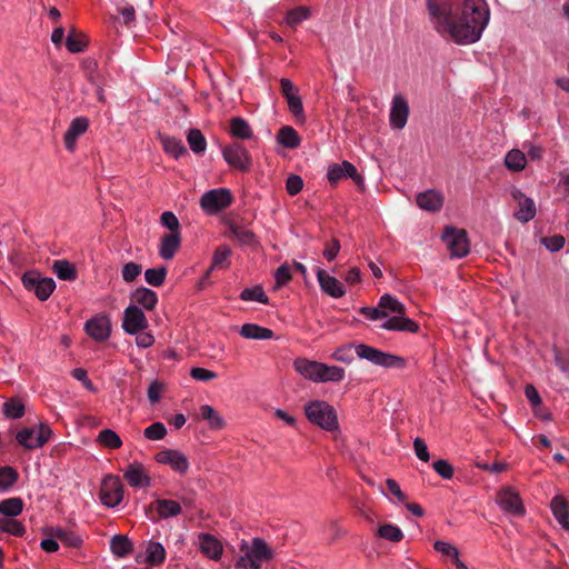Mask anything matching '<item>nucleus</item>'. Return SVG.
Returning a JSON list of instances; mask_svg holds the SVG:
<instances>
[{
    "instance_id": "f257e3e1",
    "label": "nucleus",
    "mask_w": 569,
    "mask_h": 569,
    "mask_svg": "<svg viewBox=\"0 0 569 569\" xmlns=\"http://www.w3.org/2000/svg\"><path fill=\"white\" fill-rule=\"evenodd\" d=\"M433 28L458 44L477 42L490 18L486 0H465L458 20L452 17V3L447 0H426Z\"/></svg>"
},
{
    "instance_id": "f03ea898",
    "label": "nucleus",
    "mask_w": 569,
    "mask_h": 569,
    "mask_svg": "<svg viewBox=\"0 0 569 569\" xmlns=\"http://www.w3.org/2000/svg\"><path fill=\"white\" fill-rule=\"evenodd\" d=\"M353 349L360 359H366L376 366H380L383 368H405L407 365L405 358L385 352L382 350H379L375 347L365 343L342 345L333 351L331 358L335 359L336 361L349 365L355 359L352 353Z\"/></svg>"
},
{
    "instance_id": "7ed1b4c3",
    "label": "nucleus",
    "mask_w": 569,
    "mask_h": 569,
    "mask_svg": "<svg viewBox=\"0 0 569 569\" xmlns=\"http://www.w3.org/2000/svg\"><path fill=\"white\" fill-rule=\"evenodd\" d=\"M239 549L242 556L237 560L236 568L261 569L263 562L273 559L274 550L260 537H254L250 542L241 540Z\"/></svg>"
},
{
    "instance_id": "20e7f679",
    "label": "nucleus",
    "mask_w": 569,
    "mask_h": 569,
    "mask_svg": "<svg viewBox=\"0 0 569 569\" xmlns=\"http://www.w3.org/2000/svg\"><path fill=\"white\" fill-rule=\"evenodd\" d=\"M305 413L307 419L327 431H333L339 428L336 409L323 400H313L306 405Z\"/></svg>"
},
{
    "instance_id": "39448f33",
    "label": "nucleus",
    "mask_w": 569,
    "mask_h": 569,
    "mask_svg": "<svg viewBox=\"0 0 569 569\" xmlns=\"http://www.w3.org/2000/svg\"><path fill=\"white\" fill-rule=\"evenodd\" d=\"M223 160L229 167L241 172H248L252 168V157L248 149L240 142L233 141L222 148Z\"/></svg>"
},
{
    "instance_id": "423d86ee",
    "label": "nucleus",
    "mask_w": 569,
    "mask_h": 569,
    "mask_svg": "<svg viewBox=\"0 0 569 569\" xmlns=\"http://www.w3.org/2000/svg\"><path fill=\"white\" fill-rule=\"evenodd\" d=\"M52 430L47 423H39L37 428L21 429L16 439L20 446L28 450L42 448L51 438Z\"/></svg>"
},
{
    "instance_id": "0eeeda50",
    "label": "nucleus",
    "mask_w": 569,
    "mask_h": 569,
    "mask_svg": "<svg viewBox=\"0 0 569 569\" xmlns=\"http://www.w3.org/2000/svg\"><path fill=\"white\" fill-rule=\"evenodd\" d=\"M233 201L229 189L218 188L204 192L200 198V207L208 214H217Z\"/></svg>"
},
{
    "instance_id": "6e6552de",
    "label": "nucleus",
    "mask_w": 569,
    "mask_h": 569,
    "mask_svg": "<svg viewBox=\"0 0 569 569\" xmlns=\"http://www.w3.org/2000/svg\"><path fill=\"white\" fill-rule=\"evenodd\" d=\"M442 240L453 258H463L470 251L468 234L463 229H456L451 226L446 227Z\"/></svg>"
},
{
    "instance_id": "1a4fd4ad",
    "label": "nucleus",
    "mask_w": 569,
    "mask_h": 569,
    "mask_svg": "<svg viewBox=\"0 0 569 569\" xmlns=\"http://www.w3.org/2000/svg\"><path fill=\"white\" fill-rule=\"evenodd\" d=\"M21 280L24 288L33 291L41 301H46L56 288V282L52 278H42L36 270L24 272Z\"/></svg>"
},
{
    "instance_id": "9d476101",
    "label": "nucleus",
    "mask_w": 569,
    "mask_h": 569,
    "mask_svg": "<svg viewBox=\"0 0 569 569\" xmlns=\"http://www.w3.org/2000/svg\"><path fill=\"white\" fill-rule=\"evenodd\" d=\"M100 501L108 508L120 505L123 498V485L118 476H106L100 486Z\"/></svg>"
},
{
    "instance_id": "9b49d317",
    "label": "nucleus",
    "mask_w": 569,
    "mask_h": 569,
    "mask_svg": "<svg viewBox=\"0 0 569 569\" xmlns=\"http://www.w3.org/2000/svg\"><path fill=\"white\" fill-rule=\"evenodd\" d=\"M327 178L332 186L337 184L342 178H350L361 189L365 187L363 177L358 172L355 164L347 160L341 163L330 164L327 171Z\"/></svg>"
},
{
    "instance_id": "f8f14e48",
    "label": "nucleus",
    "mask_w": 569,
    "mask_h": 569,
    "mask_svg": "<svg viewBox=\"0 0 569 569\" xmlns=\"http://www.w3.org/2000/svg\"><path fill=\"white\" fill-rule=\"evenodd\" d=\"M149 322L143 311L136 305H130L124 309L122 318V329L128 335H137L148 328Z\"/></svg>"
},
{
    "instance_id": "ddd939ff",
    "label": "nucleus",
    "mask_w": 569,
    "mask_h": 569,
    "mask_svg": "<svg viewBox=\"0 0 569 569\" xmlns=\"http://www.w3.org/2000/svg\"><path fill=\"white\" fill-rule=\"evenodd\" d=\"M511 196L517 203L513 217L523 223L532 220L537 213L535 201L517 188L511 190Z\"/></svg>"
},
{
    "instance_id": "4468645a",
    "label": "nucleus",
    "mask_w": 569,
    "mask_h": 569,
    "mask_svg": "<svg viewBox=\"0 0 569 569\" xmlns=\"http://www.w3.org/2000/svg\"><path fill=\"white\" fill-rule=\"evenodd\" d=\"M154 459L158 463L167 465L180 475H186L189 469V460L184 453L174 449H163L157 452Z\"/></svg>"
},
{
    "instance_id": "2eb2a0df",
    "label": "nucleus",
    "mask_w": 569,
    "mask_h": 569,
    "mask_svg": "<svg viewBox=\"0 0 569 569\" xmlns=\"http://www.w3.org/2000/svg\"><path fill=\"white\" fill-rule=\"evenodd\" d=\"M147 513L156 512L157 518L151 517V520H164L181 515V505L171 499H156L147 507Z\"/></svg>"
},
{
    "instance_id": "dca6fc26",
    "label": "nucleus",
    "mask_w": 569,
    "mask_h": 569,
    "mask_svg": "<svg viewBox=\"0 0 569 569\" xmlns=\"http://www.w3.org/2000/svg\"><path fill=\"white\" fill-rule=\"evenodd\" d=\"M84 329L93 340L106 341L111 333L110 318L107 315H98L86 322Z\"/></svg>"
},
{
    "instance_id": "f3484780",
    "label": "nucleus",
    "mask_w": 569,
    "mask_h": 569,
    "mask_svg": "<svg viewBox=\"0 0 569 569\" xmlns=\"http://www.w3.org/2000/svg\"><path fill=\"white\" fill-rule=\"evenodd\" d=\"M497 503L503 511L516 516H523L526 512L519 493L511 488H505L498 493Z\"/></svg>"
},
{
    "instance_id": "a211bd4d",
    "label": "nucleus",
    "mask_w": 569,
    "mask_h": 569,
    "mask_svg": "<svg viewBox=\"0 0 569 569\" xmlns=\"http://www.w3.org/2000/svg\"><path fill=\"white\" fill-rule=\"evenodd\" d=\"M123 478L133 488H146L151 485V478L140 462L130 463L123 472Z\"/></svg>"
},
{
    "instance_id": "6ab92c4d",
    "label": "nucleus",
    "mask_w": 569,
    "mask_h": 569,
    "mask_svg": "<svg viewBox=\"0 0 569 569\" xmlns=\"http://www.w3.org/2000/svg\"><path fill=\"white\" fill-rule=\"evenodd\" d=\"M88 128L89 120L86 117H77L71 121L63 136L64 147L68 151H74L78 138L86 133Z\"/></svg>"
},
{
    "instance_id": "aec40b11",
    "label": "nucleus",
    "mask_w": 569,
    "mask_h": 569,
    "mask_svg": "<svg viewBox=\"0 0 569 569\" xmlns=\"http://www.w3.org/2000/svg\"><path fill=\"white\" fill-rule=\"evenodd\" d=\"M409 106L401 94H396L392 99L390 110V124L395 129H402L408 120Z\"/></svg>"
},
{
    "instance_id": "412c9836",
    "label": "nucleus",
    "mask_w": 569,
    "mask_h": 569,
    "mask_svg": "<svg viewBox=\"0 0 569 569\" xmlns=\"http://www.w3.org/2000/svg\"><path fill=\"white\" fill-rule=\"evenodd\" d=\"M199 550L207 558L219 560L223 552L222 543L210 533H200L198 537Z\"/></svg>"
},
{
    "instance_id": "4be33fe9",
    "label": "nucleus",
    "mask_w": 569,
    "mask_h": 569,
    "mask_svg": "<svg viewBox=\"0 0 569 569\" xmlns=\"http://www.w3.org/2000/svg\"><path fill=\"white\" fill-rule=\"evenodd\" d=\"M321 363L322 362L308 360L306 358H299L295 360L293 367L306 379L319 383L322 380Z\"/></svg>"
},
{
    "instance_id": "5701e85b",
    "label": "nucleus",
    "mask_w": 569,
    "mask_h": 569,
    "mask_svg": "<svg viewBox=\"0 0 569 569\" xmlns=\"http://www.w3.org/2000/svg\"><path fill=\"white\" fill-rule=\"evenodd\" d=\"M319 284L325 293L332 298H341L345 295L343 284L335 277L328 274L325 270L317 271Z\"/></svg>"
},
{
    "instance_id": "b1692460",
    "label": "nucleus",
    "mask_w": 569,
    "mask_h": 569,
    "mask_svg": "<svg viewBox=\"0 0 569 569\" xmlns=\"http://www.w3.org/2000/svg\"><path fill=\"white\" fill-rule=\"evenodd\" d=\"M551 512L566 531H569V502L561 495L555 496L550 501Z\"/></svg>"
},
{
    "instance_id": "393cba45",
    "label": "nucleus",
    "mask_w": 569,
    "mask_h": 569,
    "mask_svg": "<svg viewBox=\"0 0 569 569\" xmlns=\"http://www.w3.org/2000/svg\"><path fill=\"white\" fill-rule=\"evenodd\" d=\"M443 196L440 191L430 189L417 196V204L422 210L439 211L443 206Z\"/></svg>"
},
{
    "instance_id": "a878e982",
    "label": "nucleus",
    "mask_w": 569,
    "mask_h": 569,
    "mask_svg": "<svg viewBox=\"0 0 569 569\" xmlns=\"http://www.w3.org/2000/svg\"><path fill=\"white\" fill-rule=\"evenodd\" d=\"M381 328L391 331H406L416 333L419 331V325L410 318L405 317V315H397L390 317L382 323Z\"/></svg>"
},
{
    "instance_id": "bb28decb",
    "label": "nucleus",
    "mask_w": 569,
    "mask_h": 569,
    "mask_svg": "<svg viewBox=\"0 0 569 569\" xmlns=\"http://www.w3.org/2000/svg\"><path fill=\"white\" fill-rule=\"evenodd\" d=\"M181 246V234L166 233L159 244V256L164 260H171Z\"/></svg>"
},
{
    "instance_id": "cd10ccee",
    "label": "nucleus",
    "mask_w": 569,
    "mask_h": 569,
    "mask_svg": "<svg viewBox=\"0 0 569 569\" xmlns=\"http://www.w3.org/2000/svg\"><path fill=\"white\" fill-rule=\"evenodd\" d=\"M131 300L136 306H141L146 310L151 311L158 303V296L153 290L140 287L131 293Z\"/></svg>"
},
{
    "instance_id": "c85d7f7f",
    "label": "nucleus",
    "mask_w": 569,
    "mask_h": 569,
    "mask_svg": "<svg viewBox=\"0 0 569 569\" xmlns=\"http://www.w3.org/2000/svg\"><path fill=\"white\" fill-rule=\"evenodd\" d=\"M229 133L231 137L241 140H250L254 137L249 122L241 117H233L230 119Z\"/></svg>"
},
{
    "instance_id": "c756f323",
    "label": "nucleus",
    "mask_w": 569,
    "mask_h": 569,
    "mask_svg": "<svg viewBox=\"0 0 569 569\" xmlns=\"http://www.w3.org/2000/svg\"><path fill=\"white\" fill-rule=\"evenodd\" d=\"M240 335L246 339L268 340L273 338V331L269 328L256 323H244L240 329Z\"/></svg>"
},
{
    "instance_id": "7c9ffc66",
    "label": "nucleus",
    "mask_w": 569,
    "mask_h": 569,
    "mask_svg": "<svg viewBox=\"0 0 569 569\" xmlns=\"http://www.w3.org/2000/svg\"><path fill=\"white\" fill-rule=\"evenodd\" d=\"M160 142L163 147V150L172 156L173 158L178 159L179 157L187 153V149L183 146L182 141L169 136H159Z\"/></svg>"
},
{
    "instance_id": "2f4dec72",
    "label": "nucleus",
    "mask_w": 569,
    "mask_h": 569,
    "mask_svg": "<svg viewBox=\"0 0 569 569\" xmlns=\"http://www.w3.org/2000/svg\"><path fill=\"white\" fill-rule=\"evenodd\" d=\"M277 141L286 148L295 149L300 144V137L292 127L284 126L279 130Z\"/></svg>"
},
{
    "instance_id": "473e14b6",
    "label": "nucleus",
    "mask_w": 569,
    "mask_h": 569,
    "mask_svg": "<svg viewBox=\"0 0 569 569\" xmlns=\"http://www.w3.org/2000/svg\"><path fill=\"white\" fill-rule=\"evenodd\" d=\"M505 164L511 171H522L527 164V158L525 152H522L519 149L510 150L505 157Z\"/></svg>"
},
{
    "instance_id": "72a5a7b5",
    "label": "nucleus",
    "mask_w": 569,
    "mask_h": 569,
    "mask_svg": "<svg viewBox=\"0 0 569 569\" xmlns=\"http://www.w3.org/2000/svg\"><path fill=\"white\" fill-rule=\"evenodd\" d=\"M146 552V561L150 566H159L166 559V549L160 542L149 541Z\"/></svg>"
},
{
    "instance_id": "f704fd0d",
    "label": "nucleus",
    "mask_w": 569,
    "mask_h": 569,
    "mask_svg": "<svg viewBox=\"0 0 569 569\" xmlns=\"http://www.w3.org/2000/svg\"><path fill=\"white\" fill-rule=\"evenodd\" d=\"M231 249L227 244H220L212 257L210 270L213 269H228L230 266Z\"/></svg>"
},
{
    "instance_id": "c9c22d12",
    "label": "nucleus",
    "mask_w": 569,
    "mask_h": 569,
    "mask_svg": "<svg viewBox=\"0 0 569 569\" xmlns=\"http://www.w3.org/2000/svg\"><path fill=\"white\" fill-rule=\"evenodd\" d=\"M113 555L124 557L132 552L133 546L130 539L123 535H114L110 542Z\"/></svg>"
},
{
    "instance_id": "e433bc0d",
    "label": "nucleus",
    "mask_w": 569,
    "mask_h": 569,
    "mask_svg": "<svg viewBox=\"0 0 569 569\" xmlns=\"http://www.w3.org/2000/svg\"><path fill=\"white\" fill-rule=\"evenodd\" d=\"M52 270L61 280L72 281L77 279V270L68 260H57L53 262Z\"/></svg>"
},
{
    "instance_id": "4c0bfd02",
    "label": "nucleus",
    "mask_w": 569,
    "mask_h": 569,
    "mask_svg": "<svg viewBox=\"0 0 569 569\" xmlns=\"http://www.w3.org/2000/svg\"><path fill=\"white\" fill-rule=\"evenodd\" d=\"M23 510V500L19 497H12L0 501V513L6 517H17Z\"/></svg>"
},
{
    "instance_id": "58836bf2",
    "label": "nucleus",
    "mask_w": 569,
    "mask_h": 569,
    "mask_svg": "<svg viewBox=\"0 0 569 569\" xmlns=\"http://www.w3.org/2000/svg\"><path fill=\"white\" fill-rule=\"evenodd\" d=\"M200 413L202 419L208 421L211 429L220 430L224 427V420L218 411L210 405H203L200 407Z\"/></svg>"
},
{
    "instance_id": "ea45409f",
    "label": "nucleus",
    "mask_w": 569,
    "mask_h": 569,
    "mask_svg": "<svg viewBox=\"0 0 569 569\" xmlns=\"http://www.w3.org/2000/svg\"><path fill=\"white\" fill-rule=\"evenodd\" d=\"M97 442L109 449H119L122 440L112 429H102L97 437Z\"/></svg>"
},
{
    "instance_id": "a19ab883",
    "label": "nucleus",
    "mask_w": 569,
    "mask_h": 569,
    "mask_svg": "<svg viewBox=\"0 0 569 569\" xmlns=\"http://www.w3.org/2000/svg\"><path fill=\"white\" fill-rule=\"evenodd\" d=\"M187 141L190 149L197 153H203L207 149V140L199 129H190L187 133Z\"/></svg>"
},
{
    "instance_id": "79ce46f5",
    "label": "nucleus",
    "mask_w": 569,
    "mask_h": 569,
    "mask_svg": "<svg viewBox=\"0 0 569 569\" xmlns=\"http://www.w3.org/2000/svg\"><path fill=\"white\" fill-rule=\"evenodd\" d=\"M379 308H381V310H385L386 312L390 311L396 315H405L406 313L405 305L388 293L380 297Z\"/></svg>"
},
{
    "instance_id": "37998d69",
    "label": "nucleus",
    "mask_w": 569,
    "mask_h": 569,
    "mask_svg": "<svg viewBox=\"0 0 569 569\" xmlns=\"http://www.w3.org/2000/svg\"><path fill=\"white\" fill-rule=\"evenodd\" d=\"M239 297L243 301H257L263 305L269 302V298L261 286L244 288Z\"/></svg>"
},
{
    "instance_id": "c03bdc74",
    "label": "nucleus",
    "mask_w": 569,
    "mask_h": 569,
    "mask_svg": "<svg viewBox=\"0 0 569 569\" xmlns=\"http://www.w3.org/2000/svg\"><path fill=\"white\" fill-rule=\"evenodd\" d=\"M322 380L321 382H340L345 379L346 371L338 366H329L321 363Z\"/></svg>"
},
{
    "instance_id": "a18cd8bd",
    "label": "nucleus",
    "mask_w": 569,
    "mask_h": 569,
    "mask_svg": "<svg viewBox=\"0 0 569 569\" xmlns=\"http://www.w3.org/2000/svg\"><path fill=\"white\" fill-rule=\"evenodd\" d=\"M0 532H7L14 537H22L26 533L24 526L12 518L0 519Z\"/></svg>"
},
{
    "instance_id": "49530a36",
    "label": "nucleus",
    "mask_w": 569,
    "mask_h": 569,
    "mask_svg": "<svg viewBox=\"0 0 569 569\" xmlns=\"http://www.w3.org/2000/svg\"><path fill=\"white\" fill-rule=\"evenodd\" d=\"M19 475L12 467L0 468V491H8L18 480Z\"/></svg>"
},
{
    "instance_id": "de8ad7c7",
    "label": "nucleus",
    "mask_w": 569,
    "mask_h": 569,
    "mask_svg": "<svg viewBox=\"0 0 569 569\" xmlns=\"http://www.w3.org/2000/svg\"><path fill=\"white\" fill-rule=\"evenodd\" d=\"M378 536L391 542H399L403 539V532L395 525L386 523L379 527Z\"/></svg>"
},
{
    "instance_id": "09e8293b",
    "label": "nucleus",
    "mask_w": 569,
    "mask_h": 569,
    "mask_svg": "<svg viewBox=\"0 0 569 569\" xmlns=\"http://www.w3.org/2000/svg\"><path fill=\"white\" fill-rule=\"evenodd\" d=\"M310 17V10L308 7L299 6L287 13L286 22L288 26L295 28L302 21Z\"/></svg>"
},
{
    "instance_id": "8fccbe9b",
    "label": "nucleus",
    "mask_w": 569,
    "mask_h": 569,
    "mask_svg": "<svg viewBox=\"0 0 569 569\" xmlns=\"http://www.w3.org/2000/svg\"><path fill=\"white\" fill-rule=\"evenodd\" d=\"M54 537L67 547L80 548L82 545V538L72 531L57 529L54 531Z\"/></svg>"
},
{
    "instance_id": "3c124183",
    "label": "nucleus",
    "mask_w": 569,
    "mask_h": 569,
    "mask_svg": "<svg viewBox=\"0 0 569 569\" xmlns=\"http://www.w3.org/2000/svg\"><path fill=\"white\" fill-rule=\"evenodd\" d=\"M3 413L11 419H19L24 415V406L18 399H9L3 403Z\"/></svg>"
},
{
    "instance_id": "603ef678",
    "label": "nucleus",
    "mask_w": 569,
    "mask_h": 569,
    "mask_svg": "<svg viewBox=\"0 0 569 569\" xmlns=\"http://www.w3.org/2000/svg\"><path fill=\"white\" fill-rule=\"evenodd\" d=\"M88 46V41L82 34L70 33L66 40V47L71 53H79L84 51Z\"/></svg>"
},
{
    "instance_id": "864d4df0",
    "label": "nucleus",
    "mask_w": 569,
    "mask_h": 569,
    "mask_svg": "<svg viewBox=\"0 0 569 569\" xmlns=\"http://www.w3.org/2000/svg\"><path fill=\"white\" fill-rule=\"evenodd\" d=\"M166 277H167V268L166 267L147 269L144 272L146 281L153 287L162 286L166 280Z\"/></svg>"
},
{
    "instance_id": "5fc2aeb1",
    "label": "nucleus",
    "mask_w": 569,
    "mask_h": 569,
    "mask_svg": "<svg viewBox=\"0 0 569 569\" xmlns=\"http://www.w3.org/2000/svg\"><path fill=\"white\" fill-rule=\"evenodd\" d=\"M160 223L169 229V233L181 234L180 222L172 211H164L160 217Z\"/></svg>"
},
{
    "instance_id": "6e6d98bb",
    "label": "nucleus",
    "mask_w": 569,
    "mask_h": 569,
    "mask_svg": "<svg viewBox=\"0 0 569 569\" xmlns=\"http://www.w3.org/2000/svg\"><path fill=\"white\" fill-rule=\"evenodd\" d=\"M231 231L234 234V237L243 244H254L257 242L256 234L241 226H232Z\"/></svg>"
},
{
    "instance_id": "4d7b16f0",
    "label": "nucleus",
    "mask_w": 569,
    "mask_h": 569,
    "mask_svg": "<svg viewBox=\"0 0 569 569\" xmlns=\"http://www.w3.org/2000/svg\"><path fill=\"white\" fill-rule=\"evenodd\" d=\"M167 435V428L162 422H153L143 430V436L148 440H161Z\"/></svg>"
},
{
    "instance_id": "13d9d810",
    "label": "nucleus",
    "mask_w": 569,
    "mask_h": 569,
    "mask_svg": "<svg viewBox=\"0 0 569 569\" xmlns=\"http://www.w3.org/2000/svg\"><path fill=\"white\" fill-rule=\"evenodd\" d=\"M432 468L442 479L446 480L451 479L455 475L453 467L449 463L448 460L445 459L436 460L432 463Z\"/></svg>"
},
{
    "instance_id": "bf43d9fd",
    "label": "nucleus",
    "mask_w": 569,
    "mask_h": 569,
    "mask_svg": "<svg viewBox=\"0 0 569 569\" xmlns=\"http://www.w3.org/2000/svg\"><path fill=\"white\" fill-rule=\"evenodd\" d=\"M141 264L130 261L122 267L121 276L126 282H132L141 273Z\"/></svg>"
},
{
    "instance_id": "052dcab7",
    "label": "nucleus",
    "mask_w": 569,
    "mask_h": 569,
    "mask_svg": "<svg viewBox=\"0 0 569 569\" xmlns=\"http://www.w3.org/2000/svg\"><path fill=\"white\" fill-rule=\"evenodd\" d=\"M303 188V180L298 174H290L286 180V190L290 196L298 194Z\"/></svg>"
},
{
    "instance_id": "680f3d73",
    "label": "nucleus",
    "mask_w": 569,
    "mask_h": 569,
    "mask_svg": "<svg viewBox=\"0 0 569 569\" xmlns=\"http://www.w3.org/2000/svg\"><path fill=\"white\" fill-rule=\"evenodd\" d=\"M291 279L290 268L287 263L281 264L274 273L276 289L284 286Z\"/></svg>"
},
{
    "instance_id": "e2e57ef3",
    "label": "nucleus",
    "mask_w": 569,
    "mask_h": 569,
    "mask_svg": "<svg viewBox=\"0 0 569 569\" xmlns=\"http://www.w3.org/2000/svg\"><path fill=\"white\" fill-rule=\"evenodd\" d=\"M287 102H288L289 110L292 112V114L297 119L305 120L303 106H302L301 98L298 94L290 96L289 98H287Z\"/></svg>"
},
{
    "instance_id": "0e129e2a",
    "label": "nucleus",
    "mask_w": 569,
    "mask_h": 569,
    "mask_svg": "<svg viewBox=\"0 0 569 569\" xmlns=\"http://www.w3.org/2000/svg\"><path fill=\"white\" fill-rule=\"evenodd\" d=\"M542 243L549 251L557 252L563 248L565 238L560 234H555L551 237L543 238Z\"/></svg>"
},
{
    "instance_id": "69168bd1",
    "label": "nucleus",
    "mask_w": 569,
    "mask_h": 569,
    "mask_svg": "<svg viewBox=\"0 0 569 569\" xmlns=\"http://www.w3.org/2000/svg\"><path fill=\"white\" fill-rule=\"evenodd\" d=\"M433 548L438 552L449 556L452 559L457 558V556H459V550L453 545L446 542V541H440V540L436 541L433 545Z\"/></svg>"
},
{
    "instance_id": "338daca9",
    "label": "nucleus",
    "mask_w": 569,
    "mask_h": 569,
    "mask_svg": "<svg viewBox=\"0 0 569 569\" xmlns=\"http://www.w3.org/2000/svg\"><path fill=\"white\" fill-rule=\"evenodd\" d=\"M190 376L199 381H209L214 379L217 377V373L206 368L193 367L190 370Z\"/></svg>"
},
{
    "instance_id": "774afa93",
    "label": "nucleus",
    "mask_w": 569,
    "mask_h": 569,
    "mask_svg": "<svg viewBox=\"0 0 569 569\" xmlns=\"http://www.w3.org/2000/svg\"><path fill=\"white\" fill-rule=\"evenodd\" d=\"M413 449H415L416 456L421 461H425V462L429 461L430 455H429V451H428V447H427L426 442L421 438H416L415 439V441H413Z\"/></svg>"
}]
</instances>
